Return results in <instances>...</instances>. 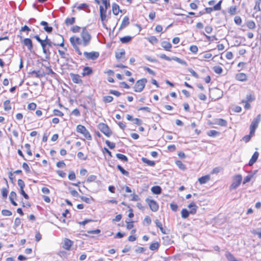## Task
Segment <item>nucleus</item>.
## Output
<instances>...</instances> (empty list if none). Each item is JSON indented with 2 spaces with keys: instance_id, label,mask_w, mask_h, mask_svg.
<instances>
[{
  "instance_id": "obj_24",
  "label": "nucleus",
  "mask_w": 261,
  "mask_h": 261,
  "mask_svg": "<svg viewBox=\"0 0 261 261\" xmlns=\"http://www.w3.org/2000/svg\"><path fill=\"white\" fill-rule=\"evenodd\" d=\"M151 192L154 194H160L162 192V189L159 186H153L151 189Z\"/></svg>"
},
{
  "instance_id": "obj_50",
  "label": "nucleus",
  "mask_w": 261,
  "mask_h": 261,
  "mask_svg": "<svg viewBox=\"0 0 261 261\" xmlns=\"http://www.w3.org/2000/svg\"><path fill=\"white\" fill-rule=\"evenodd\" d=\"M88 5L85 3L81 4L77 7V9L79 10H83L88 8Z\"/></svg>"
},
{
  "instance_id": "obj_10",
  "label": "nucleus",
  "mask_w": 261,
  "mask_h": 261,
  "mask_svg": "<svg viewBox=\"0 0 261 261\" xmlns=\"http://www.w3.org/2000/svg\"><path fill=\"white\" fill-rule=\"evenodd\" d=\"M98 128L107 137H110L112 134L109 126L103 123H101L98 124Z\"/></svg>"
},
{
  "instance_id": "obj_26",
  "label": "nucleus",
  "mask_w": 261,
  "mask_h": 261,
  "mask_svg": "<svg viewBox=\"0 0 261 261\" xmlns=\"http://www.w3.org/2000/svg\"><path fill=\"white\" fill-rule=\"evenodd\" d=\"M141 160L143 163L147 164L148 166L153 167L155 165V162L154 161L149 160L146 158H142Z\"/></svg>"
},
{
  "instance_id": "obj_28",
  "label": "nucleus",
  "mask_w": 261,
  "mask_h": 261,
  "mask_svg": "<svg viewBox=\"0 0 261 261\" xmlns=\"http://www.w3.org/2000/svg\"><path fill=\"white\" fill-rule=\"evenodd\" d=\"M116 156L119 160H121V161L125 162L128 161L127 157L124 154L121 153H117Z\"/></svg>"
},
{
  "instance_id": "obj_20",
  "label": "nucleus",
  "mask_w": 261,
  "mask_h": 261,
  "mask_svg": "<svg viewBox=\"0 0 261 261\" xmlns=\"http://www.w3.org/2000/svg\"><path fill=\"white\" fill-rule=\"evenodd\" d=\"M161 46L166 50L170 51L172 47V45L169 42L164 41L161 43Z\"/></svg>"
},
{
  "instance_id": "obj_41",
  "label": "nucleus",
  "mask_w": 261,
  "mask_h": 261,
  "mask_svg": "<svg viewBox=\"0 0 261 261\" xmlns=\"http://www.w3.org/2000/svg\"><path fill=\"white\" fill-rule=\"evenodd\" d=\"M159 244L158 242H155L151 244L149 246V249L151 250L154 251L158 249Z\"/></svg>"
},
{
  "instance_id": "obj_31",
  "label": "nucleus",
  "mask_w": 261,
  "mask_h": 261,
  "mask_svg": "<svg viewBox=\"0 0 261 261\" xmlns=\"http://www.w3.org/2000/svg\"><path fill=\"white\" fill-rule=\"evenodd\" d=\"M172 60H174L181 65H185V66L187 65V62L185 61H184L177 57H174L172 58Z\"/></svg>"
},
{
  "instance_id": "obj_35",
  "label": "nucleus",
  "mask_w": 261,
  "mask_h": 261,
  "mask_svg": "<svg viewBox=\"0 0 261 261\" xmlns=\"http://www.w3.org/2000/svg\"><path fill=\"white\" fill-rule=\"evenodd\" d=\"M58 53L62 58L65 59L66 61H68V59L67 57V56H68V54L65 53L64 51L61 50L60 49L58 50Z\"/></svg>"
},
{
  "instance_id": "obj_46",
  "label": "nucleus",
  "mask_w": 261,
  "mask_h": 261,
  "mask_svg": "<svg viewBox=\"0 0 261 261\" xmlns=\"http://www.w3.org/2000/svg\"><path fill=\"white\" fill-rule=\"evenodd\" d=\"M106 144L110 149H113L115 147V143L114 142H111L109 140L106 141Z\"/></svg>"
},
{
  "instance_id": "obj_61",
  "label": "nucleus",
  "mask_w": 261,
  "mask_h": 261,
  "mask_svg": "<svg viewBox=\"0 0 261 261\" xmlns=\"http://www.w3.org/2000/svg\"><path fill=\"white\" fill-rule=\"evenodd\" d=\"M228 12L232 15L236 14V8L235 6H231L229 8Z\"/></svg>"
},
{
  "instance_id": "obj_48",
  "label": "nucleus",
  "mask_w": 261,
  "mask_h": 261,
  "mask_svg": "<svg viewBox=\"0 0 261 261\" xmlns=\"http://www.w3.org/2000/svg\"><path fill=\"white\" fill-rule=\"evenodd\" d=\"M222 1H219L216 5L213 7V9L215 11L220 10L221 8Z\"/></svg>"
},
{
  "instance_id": "obj_15",
  "label": "nucleus",
  "mask_w": 261,
  "mask_h": 261,
  "mask_svg": "<svg viewBox=\"0 0 261 261\" xmlns=\"http://www.w3.org/2000/svg\"><path fill=\"white\" fill-rule=\"evenodd\" d=\"M236 79L239 81L245 82L247 81V75L244 73H239L236 75Z\"/></svg>"
},
{
  "instance_id": "obj_11",
  "label": "nucleus",
  "mask_w": 261,
  "mask_h": 261,
  "mask_svg": "<svg viewBox=\"0 0 261 261\" xmlns=\"http://www.w3.org/2000/svg\"><path fill=\"white\" fill-rule=\"evenodd\" d=\"M83 54L87 59L91 60H95L99 56V53L97 51H91L89 53L85 51Z\"/></svg>"
},
{
  "instance_id": "obj_5",
  "label": "nucleus",
  "mask_w": 261,
  "mask_h": 261,
  "mask_svg": "<svg viewBox=\"0 0 261 261\" xmlns=\"http://www.w3.org/2000/svg\"><path fill=\"white\" fill-rule=\"evenodd\" d=\"M76 130L78 133L82 134L84 137L88 140H92V136L88 129L84 126L81 124L77 125Z\"/></svg>"
},
{
  "instance_id": "obj_17",
  "label": "nucleus",
  "mask_w": 261,
  "mask_h": 261,
  "mask_svg": "<svg viewBox=\"0 0 261 261\" xmlns=\"http://www.w3.org/2000/svg\"><path fill=\"white\" fill-rule=\"evenodd\" d=\"M212 57V54L208 52H204L199 55V60H203L204 59H210Z\"/></svg>"
},
{
  "instance_id": "obj_58",
  "label": "nucleus",
  "mask_w": 261,
  "mask_h": 261,
  "mask_svg": "<svg viewBox=\"0 0 261 261\" xmlns=\"http://www.w3.org/2000/svg\"><path fill=\"white\" fill-rule=\"evenodd\" d=\"M22 168L27 173H29L30 172V167H29V165L26 163H23L22 164Z\"/></svg>"
},
{
  "instance_id": "obj_34",
  "label": "nucleus",
  "mask_w": 261,
  "mask_h": 261,
  "mask_svg": "<svg viewBox=\"0 0 261 261\" xmlns=\"http://www.w3.org/2000/svg\"><path fill=\"white\" fill-rule=\"evenodd\" d=\"M81 199L83 201L87 203H91V201L93 200V199L91 197H87L85 196H80Z\"/></svg>"
},
{
  "instance_id": "obj_32",
  "label": "nucleus",
  "mask_w": 261,
  "mask_h": 261,
  "mask_svg": "<svg viewBox=\"0 0 261 261\" xmlns=\"http://www.w3.org/2000/svg\"><path fill=\"white\" fill-rule=\"evenodd\" d=\"M216 123L221 126H226L227 124L226 120L221 118L217 120Z\"/></svg>"
},
{
  "instance_id": "obj_22",
  "label": "nucleus",
  "mask_w": 261,
  "mask_h": 261,
  "mask_svg": "<svg viewBox=\"0 0 261 261\" xmlns=\"http://www.w3.org/2000/svg\"><path fill=\"white\" fill-rule=\"evenodd\" d=\"M210 179L209 175L203 176L198 178L199 183L201 185L206 184Z\"/></svg>"
},
{
  "instance_id": "obj_52",
  "label": "nucleus",
  "mask_w": 261,
  "mask_h": 261,
  "mask_svg": "<svg viewBox=\"0 0 261 261\" xmlns=\"http://www.w3.org/2000/svg\"><path fill=\"white\" fill-rule=\"evenodd\" d=\"M36 107L37 106L36 103L32 102L28 105V109L30 110H34L36 108Z\"/></svg>"
},
{
  "instance_id": "obj_12",
  "label": "nucleus",
  "mask_w": 261,
  "mask_h": 261,
  "mask_svg": "<svg viewBox=\"0 0 261 261\" xmlns=\"http://www.w3.org/2000/svg\"><path fill=\"white\" fill-rule=\"evenodd\" d=\"M24 46H25L28 50L32 52L33 50V43L32 41L30 38H25L21 42Z\"/></svg>"
},
{
  "instance_id": "obj_47",
  "label": "nucleus",
  "mask_w": 261,
  "mask_h": 261,
  "mask_svg": "<svg viewBox=\"0 0 261 261\" xmlns=\"http://www.w3.org/2000/svg\"><path fill=\"white\" fill-rule=\"evenodd\" d=\"M2 214L5 216H10L12 215V212L8 210H3L2 211Z\"/></svg>"
},
{
  "instance_id": "obj_55",
  "label": "nucleus",
  "mask_w": 261,
  "mask_h": 261,
  "mask_svg": "<svg viewBox=\"0 0 261 261\" xmlns=\"http://www.w3.org/2000/svg\"><path fill=\"white\" fill-rule=\"evenodd\" d=\"M18 185L20 187V189H24L25 187V184L24 181L21 179H19L18 180Z\"/></svg>"
},
{
  "instance_id": "obj_14",
  "label": "nucleus",
  "mask_w": 261,
  "mask_h": 261,
  "mask_svg": "<svg viewBox=\"0 0 261 261\" xmlns=\"http://www.w3.org/2000/svg\"><path fill=\"white\" fill-rule=\"evenodd\" d=\"M70 76L72 79V82L75 84H82L83 83L82 80H81L80 76L78 74H70Z\"/></svg>"
},
{
  "instance_id": "obj_37",
  "label": "nucleus",
  "mask_w": 261,
  "mask_h": 261,
  "mask_svg": "<svg viewBox=\"0 0 261 261\" xmlns=\"http://www.w3.org/2000/svg\"><path fill=\"white\" fill-rule=\"evenodd\" d=\"M148 40L150 43L153 44H156L158 42V39L154 36H150L148 38Z\"/></svg>"
},
{
  "instance_id": "obj_30",
  "label": "nucleus",
  "mask_w": 261,
  "mask_h": 261,
  "mask_svg": "<svg viewBox=\"0 0 261 261\" xmlns=\"http://www.w3.org/2000/svg\"><path fill=\"white\" fill-rule=\"evenodd\" d=\"M75 21V17L67 18L65 21L66 25H69L74 23Z\"/></svg>"
},
{
  "instance_id": "obj_21",
  "label": "nucleus",
  "mask_w": 261,
  "mask_h": 261,
  "mask_svg": "<svg viewBox=\"0 0 261 261\" xmlns=\"http://www.w3.org/2000/svg\"><path fill=\"white\" fill-rule=\"evenodd\" d=\"M112 11L115 15L118 14L119 12L121 10L120 9L119 6L117 4L114 3L112 4Z\"/></svg>"
},
{
  "instance_id": "obj_64",
  "label": "nucleus",
  "mask_w": 261,
  "mask_h": 261,
  "mask_svg": "<svg viewBox=\"0 0 261 261\" xmlns=\"http://www.w3.org/2000/svg\"><path fill=\"white\" fill-rule=\"evenodd\" d=\"M205 31L207 34H211L213 31V28L211 25H207L205 27Z\"/></svg>"
},
{
  "instance_id": "obj_19",
  "label": "nucleus",
  "mask_w": 261,
  "mask_h": 261,
  "mask_svg": "<svg viewBox=\"0 0 261 261\" xmlns=\"http://www.w3.org/2000/svg\"><path fill=\"white\" fill-rule=\"evenodd\" d=\"M129 24V19L128 16H125L121 22V24L120 27V29H122L123 28H125Z\"/></svg>"
},
{
  "instance_id": "obj_13",
  "label": "nucleus",
  "mask_w": 261,
  "mask_h": 261,
  "mask_svg": "<svg viewBox=\"0 0 261 261\" xmlns=\"http://www.w3.org/2000/svg\"><path fill=\"white\" fill-rule=\"evenodd\" d=\"M73 244V242L69 239L65 238L64 240L63 248L66 250H70L71 246Z\"/></svg>"
},
{
  "instance_id": "obj_42",
  "label": "nucleus",
  "mask_w": 261,
  "mask_h": 261,
  "mask_svg": "<svg viewBox=\"0 0 261 261\" xmlns=\"http://www.w3.org/2000/svg\"><path fill=\"white\" fill-rule=\"evenodd\" d=\"M246 25L247 27L250 29H253L255 28V22L252 20L248 21Z\"/></svg>"
},
{
  "instance_id": "obj_3",
  "label": "nucleus",
  "mask_w": 261,
  "mask_h": 261,
  "mask_svg": "<svg viewBox=\"0 0 261 261\" xmlns=\"http://www.w3.org/2000/svg\"><path fill=\"white\" fill-rule=\"evenodd\" d=\"M70 42L73 46V48L75 49V51L79 55H81L82 54L81 51L78 45H82V40L77 37H71L70 38Z\"/></svg>"
},
{
  "instance_id": "obj_44",
  "label": "nucleus",
  "mask_w": 261,
  "mask_h": 261,
  "mask_svg": "<svg viewBox=\"0 0 261 261\" xmlns=\"http://www.w3.org/2000/svg\"><path fill=\"white\" fill-rule=\"evenodd\" d=\"M214 72L217 74H221L222 71V68L219 66H216L213 67Z\"/></svg>"
},
{
  "instance_id": "obj_51",
  "label": "nucleus",
  "mask_w": 261,
  "mask_h": 261,
  "mask_svg": "<svg viewBox=\"0 0 261 261\" xmlns=\"http://www.w3.org/2000/svg\"><path fill=\"white\" fill-rule=\"evenodd\" d=\"M24 147L26 148L27 149V153L28 155H32V151L31 150V149H30V147H31V145L28 144V143H27L24 145Z\"/></svg>"
},
{
  "instance_id": "obj_36",
  "label": "nucleus",
  "mask_w": 261,
  "mask_h": 261,
  "mask_svg": "<svg viewBox=\"0 0 261 261\" xmlns=\"http://www.w3.org/2000/svg\"><path fill=\"white\" fill-rule=\"evenodd\" d=\"M176 165L177 167L182 170H185L186 169V166L180 161H177L176 162Z\"/></svg>"
},
{
  "instance_id": "obj_9",
  "label": "nucleus",
  "mask_w": 261,
  "mask_h": 261,
  "mask_svg": "<svg viewBox=\"0 0 261 261\" xmlns=\"http://www.w3.org/2000/svg\"><path fill=\"white\" fill-rule=\"evenodd\" d=\"M145 201L152 212H155L158 211L159 206L158 203L155 200L151 199L149 198H147L145 199Z\"/></svg>"
},
{
  "instance_id": "obj_40",
  "label": "nucleus",
  "mask_w": 261,
  "mask_h": 261,
  "mask_svg": "<svg viewBox=\"0 0 261 261\" xmlns=\"http://www.w3.org/2000/svg\"><path fill=\"white\" fill-rule=\"evenodd\" d=\"M219 134V132L215 130H210L207 133V135L210 137H215Z\"/></svg>"
},
{
  "instance_id": "obj_6",
  "label": "nucleus",
  "mask_w": 261,
  "mask_h": 261,
  "mask_svg": "<svg viewBox=\"0 0 261 261\" xmlns=\"http://www.w3.org/2000/svg\"><path fill=\"white\" fill-rule=\"evenodd\" d=\"M147 80L145 78L137 81L134 86V91L136 92H141L145 87Z\"/></svg>"
},
{
  "instance_id": "obj_25",
  "label": "nucleus",
  "mask_w": 261,
  "mask_h": 261,
  "mask_svg": "<svg viewBox=\"0 0 261 261\" xmlns=\"http://www.w3.org/2000/svg\"><path fill=\"white\" fill-rule=\"evenodd\" d=\"M4 109L5 111H9L11 109V106L10 105V100H6L4 101Z\"/></svg>"
},
{
  "instance_id": "obj_7",
  "label": "nucleus",
  "mask_w": 261,
  "mask_h": 261,
  "mask_svg": "<svg viewBox=\"0 0 261 261\" xmlns=\"http://www.w3.org/2000/svg\"><path fill=\"white\" fill-rule=\"evenodd\" d=\"M242 180V176L241 174H237L232 177V184L230 186V190L237 189L241 184Z\"/></svg>"
},
{
  "instance_id": "obj_49",
  "label": "nucleus",
  "mask_w": 261,
  "mask_h": 261,
  "mask_svg": "<svg viewBox=\"0 0 261 261\" xmlns=\"http://www.w3.org/2000/svg\"><path fill=\"white\" fill-rule=\"evenodd\" d=\"M21 224V219L17 217L15 219L14 221V227H18Z\"/></svg>"
},
{
  "instance_id": "obj_56",
  "label": "nucleus",
  "mask_w": 261,
  "mask_h": 261,
  "mask_svg": "<svg viewBox=\"0 0 261 261\" xmlns=\"http://www.w3.org/2000/svg\"><path fill=\"white\" fill-rule=\"evenodd\" d=\"M253 175H248L247 176H246L244 179V180H243V184H245L247 182H248L250 181L251 179L252 178Z\"/></svg>"
},
{
  "instance_id": "obj_2",
  "label": "nucleus",
  "mask_w": 261,
  "mask_h": 261,
  "mask_svg": "<svg viewBox=\"0 0 261 261\" xmlns=\"http://www.w3.org/2000/svg\"><path fill=\"white\" fill-rule=\"evenodd\" d=\"M188 207L189 208L193 207V209L191 210L190 211H188L186 208H183L181 210V217L184 219L187 218L189 217L190 214H192V215L195 214L196 213V212H197V210L198 208V206L196 205V204L194 202H192L191 203H190L188 205Z\"/></svg>"
},
{
  "instance_id": "obj_23",
  "label": "nucleus",
  "mask_w": 261,
  "mask_h": 261,
  "mask_svg": "<svg viewBox=\"0 0 261 261\" xmlns=\"http://www.w3.org/2000/svg\"><path fill=\"white\" fill-rule=\"evenodd\" d=\"M93 72V70L90 67H85L83 69L82 75L83 76L89 75Z\"/></svg>"
},
{
  "instance_id": "obj_60",
  "label": "nucleus",
  "mask_w": 261,
  "mask_h": 261,
  "mask_svg": "<svg viewBox=\"0 0 261 261\" xmlns=\"http://www.w3.org/2000/svg\"><path fill=\"white\" fill-rule=\"evenodd\" d=\"M144 69L145 70H146V71H147L149 74H151L152 75H155V72L153 70H152V69L149 68V67H144Z\"/></svg>"
},
{
  "instance_id": "obj_38",
  "label": "nucleus",
  "mask_w": 261,
  "mask_h": 261,
  "mask_svg": "<svg viewBox=\"0 0 261 261\" xmlns=\"http://www.w3.org/2000/svg\"><path fill=\"white\" fill-rule=\"evenodd\" d=\"M125 55V51L124 50L122 49L120 51L116 52L115 53V56L117 59L120 60L123 56Z\"/></svg>"
},
{
  "instance_id": "obj_59",
  "label": "nucleus",
  "mask_w": 261,
  "mask_h": 261,
  "mask_svg": "<svg viewBox=\"0 0 261 261\" xmlns=\"http://www.w3.org/2000/svg\"><path fill=\"white\" fill-rule=\"evenodd\" d=\"M54 114L56 116H63L64 115V114L63 112H62L61 111L59 110H54Z\"/></svg>"
},
{
  "instance_id": "obj_27",
  "label": "nucleus",
  "mask_w": 261,
  "mask_h": 261,
  "mask_svg": "<svg viewBox=\"0 0 261 261\" xmlns=\"http://www.w3.org/2000/svg\"><path fill=\"white\" fill-rule=\"evenodd\" d=\"M132 39V37L129 36H126L120 38V41L122 43H127L130 42Z\"/></svg>"
},
{
  "instance_id": "obj_8",
  "label": "nucleus",
  "mask_w": 261,
  "mask_h": 261,
  "mask_svg": "<svg viewBox=\"0 0 261 261\" xmlns=\"http://www.w3.org/2000/svg\"><path fill=\"white\" fill-rule=\"evenodd\" d=\"M261 120V115L258 114L252 121L250 126V130L251 134H254L255 130L258 127V123Z\"/></svg>"
},
{
  "instance_id": "obj_1",
  "label": "nucleus",
  "mask_w": 261,
  "mask_h": 261,
  "mask_svg": "<svg viewBox=\"0 0 261 261\" xmlns=\"http://www.w3.org/2000/svg\"><path fill=\"white\" fill-rule=\"evenodd\" d=\"M47 45L51 47L53 45L54 46H60L61 47H64V39L62 35H57L54 38L53 41L51 40L47 41L45 43Z\"/></svg>"
},
{
  "instance_id": "obj_53",
  "label": "nucleus",
  "mask_w": 261,
  "mask_h": 261,
  "mask_svg": "<svg viewBox=\"0 0 261 261\" xmlns=\"http://www.w3.org/2000/svg\"><path fill=\"white\" fill-rule=\"evenodd\" d=\"M81 28L77 25H74L72 27L71 30L73 33H78L80 31Z\"/></svg>"
},
{
  "instance_id": "obj_4",
  "label": "nucleus",
  "mask_w": 261,
  "mask_h": 261,
  "mask_svg": "<svg viewBox=\"0 0 261 261\" xmlns=\"http://www.w3.org/2000/svg\"><path fill=\"white\" fill-rule=\"evenodd\" d=\"M81 36L82 38V46L86 47L88 46L91 41V36L88 33L86 28H83L82 32L81 34Z\"/></svg>"
},
{
  "instance_id": "obj_16",
  "label": "nucleus",
  "mask_w": 261,
  "mask_h": 261,
  "mask_svg": "<svg viewBox=\"0 0 261 261\" xmlns=\"http://www.w3.org/2000/svg\"><path fill=\"white\" fill-rule=\"evenodd\" d=\"M259 155V153L257 151H255L252 155L251 159L250 160L248 165L252 166L257 161Z\"/></svg>"
},
{
  "instance_id": "obj_39",
  "label": "nucleus",
  "mask_w": 261,
  "mask_h": 261,
  "mask_svg": "<svg viewBox=\"0 0 261 261\" xmlns=\"http://www.w3.org/2000/svg\"><path fill=\"white\" fill-rule=\"evenodd\" d=\"M102 100L105 103H109L113 100V97L111 96H106L103 97Z\"/></svg>"
},
{
  "instance_id": "obj_45",
  "label": "nucleus",
  "mask_w": 261,
  "mask_h": 261,
  "mask_svg": "<svg viewBox=\"0 0 261 261\" xmlns=\"http://www.w3.org/2000/svg\"><path fill=\"white\" fill-rule=\"evenodd\" d=\"M2 195L3 198H7L8 194V190L6 188H3L1 190Z\"/></svg>"
},
{
  "instance_id": "obj_33",
  "label": "nucleus",
  "mask_w": 261,
  "mask_h": 261,
  "mask_svg": "<svg viewBox=\"0 0 261 261\" xmlns=\"http://www.w3.org/2000/svg\"><path fill=\"white\" fill-rule=\"evenodd\" d=\"M117 168L123 175H125L126 176H129V172L124 170L121 166L118 165L117 166Z\"/></svg>"
},
{
  "instance_id": "obj_54",
  "label": "nucleus",
  "mask_w": 261,
  "mask_h": 261,
  "mask_svg": "<svg viewBox=\"0 0 261 261\" xmlns=\"http://www.w3.org/2000/svg\"><path fill=\"white\" fill-rule=\"evenodd\" d=\"M198 47H197V46H196V45H192V46H190V50L192 53H194V54H196V53H197V51H198Z\"/></svg>"
},
{
  "instance_id": "obj_57",
  "label": "nucleus",
  "mask_w": 261,
  "mask_h": 261,
  "mask_svg": "<svg viewBox=\"0 0 261 261\" xmlns=\"http://www.w3.org/2000/svg\"><path fill=\"white\" fill-rule=\"evenodd\" d=\"M68 178L69 180H74L75 178V174L73 171H70L68 175Z\"/></svg>"
},
{
  "instance_id": "obj_43",
  "label": "nucleus",
  "mask_w": 261,
  "mask_h": 261,
  "mask_svg": "<svg viewBox=\"0 0 261 261\" xmlns=\"http://www.w3.org/2000/svg\"><path fill=\"white\" fill-rule=\"evenodd\" d=\"M254 135V134H251V131L250 130L249 135L245 136L243 138V140L244 141H245L246 143L248 142L250 140V139H251V137H252Z\"/></svg>"
},
{
  "instance_id": "obj_18",
  "label": "nucleus",
  "mask_w": 261,
  "mask_h": 261,
  "mask_svg": "<svg viewBox=\"0 0 261 261\" xmlns=\"http://www.w3.org/2000/svg\"><path fill=\"white\" fill-rule=\"evenodd\" d=\"M41 25L44 26V30L47 33H51L53 31V28L48 25V23L45 21H42L40 22Z\"/></svg>"
},
{
  "instance_id": "obj_63",
  "label": "nucleus",
  "mask_w": 261,
  "mask_h": 261,
  "mask_svg": "<svg viewBox=\"0 0 261 261\" xmlns=\"http://www.w3.org/2000/svg\"><path fill=\"white\" fill-rule=\"evenodd\" d=\"M17 195L16 193L15 192L12 191L10 193L9 198L10 200H14L16 198Z\"/></svg>"
},
{
  "instance_id": "obj_62",
  "label": "nucleus",
  "mask_w": 261,
  "mask_h": 261,
  "mask_svg": "<svg viewBox=\"0 0 261 261\" xmlns=\"http://www.w3.org/2000/svg\"><path fill=\"white\" fill-rule=\"evenodd\" d=\"M96 176L94 175H91L88 177L87 179V181L89 182L94 181V180H96Z\"/></svg>"
},
{
  "instance_id": "obj_29",
  "label": "nucleus",
  "mask_w": 261,
  "mask_h": 261,
  "mask_svg": "<svg viewBox=\"0 0 261 261\" xmlns=\"http://www.w3.org/2000/svg\"><path fill=\"white\" fill-rule=\"evenodd\" d=\"M155 223L156 224V226L160 228V230L163 233H166L165 229L163 227L162 223L159 220H155Z\"/></svg>"
}]
</instances>
